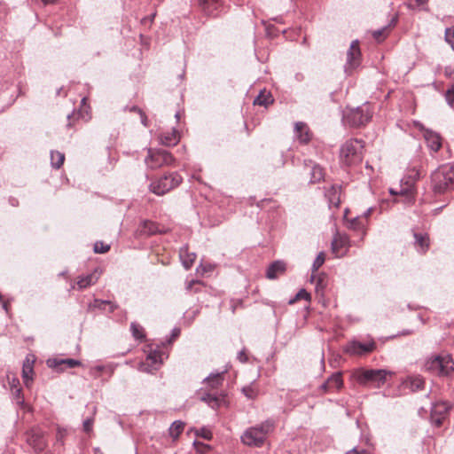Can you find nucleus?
I'll list each match as a JSON object with an SVG mask.
<instances>
[{"label": "nucleus", "instance_id": "f257e3e1", "mask_svg": "<svg viewBox=\"0 0 454 454\" xmlns=\"http://www.w3.org/2000/svg\"><path fill=\"white\" fill-rule=\"evenodd\" d=\"M274 428V420L270 419H266L259 425L246 429L240 437L241 442L247 446L260 448L263 445L268 434Z\"/></svg>", "mask_w": 454, "mask_h": 454}, {"label": "nucleus", "instance_id": "f03ea898", "mask_svg": "<svg viewBox=\"0 0 454 454\" xmlns=\"http://www.w3.org/2000/svg\"><path fill=\"white\" fill-rule=\"evenodd\" d=\"M431 186L434 194H443L453 189L454 167L444 164L436 168L431 175Z\"/></svg>", "mask_w": 454, "mask_h": 454}, {"label": "nucleus", "instance_id": "7ed1b4c3", "mask_svg": "<svg viewBox=\"0 0 454 454\" xmlns=\"http://www.w3.org/2000/svg\"><path fill=\"white\" fill-rule=\"evenodd\" d=\"M387 372L382 369L358 368L352 372V379L361 386L380 387L386 382Z\"/></svg>", "mask_w": 454, "mask_h": 454}, {"label": "nucleus", "instance_id": "20e7f679", "mask_svg": "<svg viewBox=\"0 0 454 454\" xmlns=\"http://www.w3.org/2000/svg\"><path fill=\"white\" fill-rule=\"evenodd\" d=\"M182 182L183 177L177 171L167 172L152 181L149 190L158 196H162L178 187Z\"/></svg>", "mask_w": 454, "mask_h": 454}, {"label": "nucleus", "instance_id": "39448f33", "mask_svg": "<svg viewBox=\"0 0 454 454\" xmlns=\"http://www.w3.org/2000/svg\"><path fill=\"white\" fill-rule=\"evenodd\" d=\"M363 142L357 139H350L344 143L340 150V158L347 166L358 164L363 160Z\"/></svg>", "mask_w": 454, "mask_h": 454}, {"label": "nucleus", "instance_id": "423d86ee", "mask_svg": "<svg viewBox=\"0 0 454 454\" xmlns=\"http://www.w3.org/2000/svg\"><path fill=\"white\" fill-rule=\"evenodd\" d=\"M425 367L427 371L438 376H448L454 371V361L451 356L448 354L438 355L429 357L425 364Z\"/></svg>", "mask_w": 454, "mask_h": 454}, {"label": "nucleus", "instance_id": "0eeeda50", "mask_svg": "<svg viewBox=\"0 0 454 454\" xmlns=\"http://www.w3.org/2000/svg\"><path fill=\"white\" fill-rule=\"evenodd\" d=\"M372 117V113L368 105L347 110L343 114V121L350 127H361L368 123Z\"/></svg>", "mask_w": 454, "mask_h": 454}, {"label": "nucleus", "instance_id": "6e6552de", "mask_svg": "<svg viewBox=\"0 0 454 454\" xmlns=\"http://www.w3.org/2000/svg\"><path fill=\"white\" fill-rule=\"evenodd\" d=\"M145 164L152 169L165 166H172L176 163V158L167 150L148 148V154L145 160Z\"/></svg>", "mask_w": 454, "mask_h": 454}, {"label": "nucleus", "instance_id": "1a4fd4ad", "mask_svg": "<svg viewBox=\"0 0 454 454\" xmlns=\"http://www.w3.org/2000/svg\"><path fill=\"white\" fill-rule=\"evenodd\" d=\"M361 50L359 47V41L354 40L351 42L349 49L347 52V60L344 66L345 72L351 74V72L358 67L361 64Z\"/></svg>", "mask_w": 454, "mask_h": 454}, {"label": "nucleus", "instance_id": "9d476101", "mask_svg": "<svg viewBox=\"0 0 454 454\" xmlns=\"http://www.w3.org/2000/svg\"><path fill=\"white\" fill-rule=\"evenodd\" d=\"M376 348V343L372 339L367 342L351 340L347 343L344 352L351 356H363L372 352Z\"/></svg>", "mask_w": 454, "mask_h": 454}, {"label": "nucleus", "instance_id": "9b49d317", "mask_svg": "<svg viewBox=\"0 0 454 454\" xmlns=\"http://www.w3.org/2000/svg\"><path fill=\"white\" fill-rule=\"evenodd\" d=\"M162 355L160 350L151 348L145 361L140 364V370L145 372L158 370L162 364Z\"/></svg>", "mask_w": 454, "mask_h": 454}, {"label": "nucleus", "instance_id": "f8f14e48", "mask_svg": "<svg viewBox=\"0 0 454 454\" xmlns=\"http://www.w3.org/2000/svg\"><path fill=\"white\" fill-rule=\"evenodd\" d=\"M27 442L37 451H41L46 447L44 435L38 428H33L27 432Z\"/></svg>", "mask_w": 454, "mask_h": 454}, {"label": "nucleus", "instance_id": "ddd939ff", "mask_svg": "<svg viewBox=\"0 0 454 454\" xmlns=\"http://www.w3.org/2000/svg\"><path fill=\"white\" fill-rule=\"evenodd\" d=\"M294 132L295 139L303 145L309 144L313 137L308 124L303 121L295 122Z\"/></svg>", "mask_w": 454, "mask_h": 454}, {"label": "nucleus", "instance_id": "4468645a", "mask_svg": "<svg viewBox=\"0 0 454 454\" xmlns=\"http://www.w3.org/2000/svg\"><path fill=\"white\" fill-rule=\"evenodd\" d=\"M340 192L341 186L337 184H332L325 190V196L328 200L330 208H339L340 204Z\"/></svg>", "mask_w": 454, "mask_h": 454}, {"label": "nucleus", "instance_id": "2eb2a0df", "mask_svg": "<svg viewBox=\"0 0 454 454\" xmlns=\"http://www.w3.org/2000/svg\"><path fill=\"white\" fill-rule=\"evenodd\" d=\"M424 137L427 141V146L434 153L438 152L442 147V138L438 133L430 129H426L424 132Z\"/></svg>", "mask_w": 454, "mask_h": 454}, {"label": "nucleus", "instance_id": "dca6fc26", "mask_svg": "<svg viewBox=\"0 0 454 454\" xmlns=\"http://www.w3.org/2000/svg\"><path fill=\"white\" fill-rule=\"evenodd\" d=\"M180 136L176 129L159 135L160 144L165 146H174L178 144Z\"/></svg>", "mask_w": 454, "mask_h": 454}, {"label": "nucleus", "instance_id": "f3484780", "mask_svg": "<svg viewBox=\"0 0 454 454\" xmlns=\"http://www.w3.org/2000/svg\"><path fill=\"white\" fill-rule=\"evenodd\" d=\"M286 270V264L283 261L273 262L266 270V278L269 279H276L278 276L283 275Z\"/></svg>", "mask_w": 454, "mask_h": 454}, {"label": "nucleus", "instance_id": "a211bd4d", "mask_svg": "<svg viewBox=\"0 0 454 454\" xmlns=\"http://www.w3.org/2000/svg\"><path fill=\"white\" fill-rule=\"evenodd\" d=\"M225 371L220 372L210 373L203 382L207 385L210 389H218L223 383Z\"/></svg>", "mask_w": 454, "mask_h": 454}, {"label": "nucleus", "instance_id": "6ab92c4d", "mask_svg": "<svg viewBox=\"0 0 454 454\" xmlns=\"http://www.w3.org/2000/svg\"><path fill=\"white\" fill-rule=\"evenodd\" d=\"M414 245L419 253L425 254L429 248V236L427 233L414 232Z\"/></svg>", "mask_w": 454, "mask_h": 454}, {"label": "nucleus", "instance_id": "aec40b11", "mask_svg": "<svg viewBox=\"0 0 454 454\" xmlns=\"http://www.w3.org/2000/svg\"><path fill=\"white\" fill-rule=\"evenodd\" d=\"M34 373V360H30L28 357L23 362L22 366V378L25 385L28 387L29 383L33 380Z\"/></svg>", "mask_w": 454, "mask_h": 454}, {"label": "nucleus", "instance_id": "412c9836", "mask_svg": "<svg viewBox=\"0 0 454 454\" xmlns=\"http://www.w3.org/2000/svg\"><path fill=\"white\" fill-rule=\"evenodd\" d=\"M179 256L186 270H189L192 266L196 259V254L189 252L187 246H184L180 248Z\"/></svg>", "mask_w": 454, "mask_h": 454}, {"label": "nucleus", "instance_id": "4be33fe9", "mask_svg": "<svg viewBox=\"0 0 454 454\" xmlns=\"http://www.w3.org/2000/svg\"><path fill=\"white\" fill-rule=\"evenodd\" d=\"M98 275L97 273V270H94L90 274L79 277L77 281V286L80 290L85 289L90 286L91 285H94L98 281Z\"/></svg>", "mask_w": 454, "mask_h": 454}, {"label": "nucleus", "instance_id": "5701e85b", "mask_svg": "<svg viewBox=\"0 0 454 454\" xmlns=\"http://www.w3.org/2000/svg\"><path fill=\"white\" fill-rule=\"evenodd\" d=\"M140 234L145 236L154 235L159 231L158 225L152 221L145 220L141 223L139 229Z\"/></svg>", "mask_w": 454, "mask_h": 454}, {"label": "nucleus", "instance_id": "b1692460", "mask_svg": "<svg viewBox=\"0 0 454 454\" xmlns=\"http://www.w3.org/2000/svg\"><path fill=\"white\" fill-rule=\"evenodd\" d=\"M327 385H329L332 392L340 389L343 386V380H342L341 372H337L333 373L327 379Z\"/></svg>", "mask_w": 454, "mask_h": 454}, {"label": "nucleus", "instance_id": "393cba45", "mask_svg": "<svg viewBox=\"0 0 454 454\" xmlns=\"http://www.w3.org/2000/svg\"><path fill=\"white\" fill-rule=\"evenodd\" d=\"M397 20H398L397 16H395L391 19V20L387 26H386L380 29L375 30L372 34L373 38L377 41H381L382 39H384L387 35L389 27L395 26V24L397 23Z\"/></svg>", "mask_w": 454, "mask_h": 454}, {"label": "nucleus", "instance_id": "a878e982", "mask_svg": "<svg viewBox=\"0 0 454 454\" xmlns=\"http://www.w3.org/2000/svg\"><path fill=\"white\" fill-rule=\"evenodd\" d=\"M200 400L213 409L218 408L221 403V399L217 395L210 393H204L201 395Z\"/></svg>", "mask_w": 454, "mask_h": 454}, {"label": "nucleus", "instance_id": "bb28decb", "mask_svg": "<svg viewBox=\"0 0 454 454\" xmlns=\"http://www.w3.org/2000/svg\"><path fill=\"white\" fill-rule=\"evenodd\" d=\"M272 102L273 98L270 92L261 91L254 98V105L268 106Z\"/></svg>", "mask_w": 454, "mask_h": 454}, {"label": "nucleus", "instance_id": "cd10ccee", "mask_svg": "<svg viewBox=\"0 0 454 454\" xmlns=\"http://www.w3.org/2000/svg\"><path fill=\"white\" fill-rule=\"evenodd\" d=\"M65 154L59 151L51 152V164L54 168L59 169L64 163Z\"/></svg>", "mask_w": 454, "mask_h": 454}, {"label": "nucleus", "instance_id": "c85d7f7f", "mask_svg": "<svg viewBox=\"0 0 454 454\" xmlns=\"http://www.w3.org/2000/svg\"><path fill=\"white\" fill-rule=\"evenodd\" d=\"M310 183L315 184L318 183L324 179L325 173L323 168L319 165L314 164L310 170Z\"/></svg>", "mask_w": 454, "mask_h": 454}, {"label": "nucleus", "instance_id": "c756f323", "mask_svg": "<svg viewBox=\"0 0 454 454\" xmlns=\"http://www.w3.org/2000/svg\"><path fill=\"white\" fill-rule=\"evenodd\" d=\"M241 391L244 394V395L250 400H254L259 394V389L254 384V382H252L251 384L243 387Z\"/></svg>", "mask_w": 454, "mask_h": 454}, {"label": "nucleus", "instance_id": "7c9ffc66", "mask_svg": "<svg viewBox=\"0 0 454 454\" xmlns=\"http://www.w3.org/2000/svg\"><path fill=\"white\" fill-rule=\"evenodd\" d=\"M184 428V424L182 421H174L168 429L170 436L174 439L177 438L179 434L183 432Z\"/></svg>", "mask_w": 454, "mask_h": 454}, {"label": "nucleus", "instance_id": "2f4dec72", "mask_svg": "<svg viewBox=\"0 0 454 454\" xmlns=\"http://www.w3.org/2000/svg\"><path fill=\"white\" fill-rule=\"evenodd\" d=\"M216 0H200V5L203 12L209 16L214 15V10L216 9Z\"/></svg>", "mask_w": 454, "mask_h": 454}, {"label": "nucleus", "instance_id": "473e14b6", "mask_svg": "<svg viewBox=\"0 0 454 454\" xmlns=\"http://www.w3.org/2000/svg\"><path fill=\"white\" fill-rule=\"evenodd\" d=\"M130 331H131L132 336L136 340H142L145 337V333H144V328L136 322H132L130 324Z\"/></svg>", "mask_w": 454, "mask_h": 454}, {"label": "nucleus", "instance_id": "72a5a7b5", "mask_svg": "<svg viewBox=\"0 0 454 454\" xmlns=\"http://www.w3.org/2000/svg\"><path fill=\"white\" fill-rule=\"evenodd\" d=\"M61 364H65L68 368H74V367L82 365V363H81V361L76 360V359L67 358V359L55 360L53 366H58V365H61Z\"/></svg>", "mask_w": 454, "mask_h": 454}, {"label": "nucleus", "instance_id": "f704fd0d", "mask_svg": "<svg viewBox=\"0 0 454 454\" xmlns=\"http://www.w3.org/2000/svg\"><path fill=\"white\" fill-rule=\"evenodd\" d=\"M106 305H109L110 306V312H114L116 309V308H117V305L112 303L109 301H104V300H98V299H96L94 301V307L98 308L99 309H106Z\"/></svg>", "mask_w": 454, "mask_h": 454}, {"label": "nucleus", "instance_id": "c9c22d12", "mask_svg": "<svg viewBox=\"0 0 454 454\" xmlns=\"http://www.w3.org/2000/svg\"><path fill=\"white\" fill-rule=\"evenodd\" d=\"M310 294L303 288L295 294V296L289 301V304H294L299 300L310 301Z\"/></svg>", "mask_w": 454, "mask_h": 454}, {"label": "nucleus", "instance_id": "e433bc0d", "mask_svg": "<svg viewBox=\"0 0 454 454\" xmlns=\"http://www.w3.org/2000/svg\"><path fill=\"white\" fill-rule=\"evenodd\" d=\"M444 39L454 51V27H447L444 33Z\"/></svg>", "mask_w": 454, "mask_h": 454}, {"label": "nucleus", "instance_id": "4c0bfd02", "mask_svg": "<svg viewBox=\"0 0 454 454\" xmlns=\"http://www.w3.org/2000/svg\"><path fill=\"white\" fill-rule=\"evenodd\" d=\"M364 219L362 216H356L350 221L349 227L354 230H362L364 227Z\"/></svg>", "mask_w": 454, "mask_h": 454}, {"label": "nucleus", "instance_id": "58836bf2", "mask_svg": "<svg viewBox=\"0 0 454 454\" xmlns=\"http://www.w3.org/2000/svg\"><path fill=\"white\" fill-rule=\"evenodd\" d=\"M448 410H449V406L447 403H435L434 405V407L432 408V416L434 417V414H436V413L443 414V413L447 412Z\"/></svg>", "mask_w": 454, "mask_h": 454}, {"label": "nucleus", "instance_id": "ea45409f", "mask_svg": "<svg viewBox=\"0 0 454 454\" xmlns=\"http://www.w3.org/2000/svg\"><path fill=\"white\" fill-rule=\"evenodd\" d=\"M110 249V246L109 245H106L105 244L104 242L102 241H97L95 244H94V252L95 253H98V254H104V253H106L108 252Z\"/></svg>", "mask_w": 454, "mask_h": 454}, {"label": "nucleus", "instance_id": "a19ab883", "mask_svg": "<svg viewBox=\"0 0 454 454\" xmlns=\"http://www.w3.org/2000/svg\"><path fill=\"white\" fill-rule=\"evenodd\" d=\"M325 262V254L320 252L312 264V270L317 271Z\"/></svg>", "mask_w": 454, "mask_h": 454}, {"label": "nucleus", "instance_id": "79ce46f5", "mask_svg": "<svg viewBox=\"0 0 454 454\" xmlns=\"http://www.w3.org/2000/svg\"><path fill=\"white\" fill-rule=\"evenodd\" d=\"M129 110L130 112H136L139 115H140V119H141V123L145 126V127H147L148 126V122H147V117L146 115L145 114V113L137 106H133L132 107L129 108Z\"/></svg>", "mask_w": 454, "mask_h": 454}, {"label": "nucleus", "instance_id": "37998d69", "mask_svg": "<svg viewBox=\"0 0 454 454\" xmlns=\"http://www.w3.org/2000/svg\"><path fill=\"white\" fill-rule=\"evenodd\" d=\"M411 192V185H408L405 188L400 187L399 190H395L394 188L389 189V192L391 194H409Z\"/></svg>", "mask_w": 454, "mask_h": 454}, {"label": "nucleus", "instance_id": "c03bdc74", "mask_svg": "<svg viewBox=\"0 0 454 454\" xmlns=\"http://www.w3.org/2000/svg\"><path fill=\"white\" fill-rule=\"evenodd\" d=\"M13 395H14V398L16 400V403L20 405H23L24 403V399H23V396H22V390L21 388H16L13 392Z\"/></svg>", "mask_w": 454, "mask_h": 454}, {"label": "nucleus", "instance_id": "a18cd8bd", "mask_svg": "<svg viewBox=\"0 0 454 454\" xmlns=\"http://www.w3.org/2000/svg\"><path fill=\"white\" fill-rule=\"evenodd\" d=\"M104 369H105V366H104V365H97V366L92 367V368L90 369V374H91L92 376H94L95 378H96V377H98V376H99V374L104 371Z\"/></svg>", "mask_w": 454, "mask_h": 454}, {"label": "nucleus", "instance_id": "49530a36", "mask_svg": "<svg viewBox=\"0 0 454 454\" xmlns=\"http://www.w3.org/2000/svg\"><path fill=\"white\" fill-rule=\"evenodd\" d=\"M194 445H195V447L197 449L195 454H202L204 450L209 449L208 445H206V444H203V443H200V442H194Z\"/></svg>", "mask_w": 454, "mask_h": 454}, {"label": "nucleus", "instance_id": "de8ad7c7", "mask_svg": "<svg viewBox=\"0 0 454 454\" xmlns=\"http://www.w3.org/2000/svg\"><path fill=\"white\" fill-rule=\"evenodd\" d=\"M65 435H66V430L58 428L57 433H56V441L58 442H59L60 444H63V439H64Z\"/></svg>", "mask_w": 454, "mask_h": 454}, {"label": "nucleus", "instance_id": "09e8293b", "mask_svg": "<svg viewBox=\"0 0 454 454\" xmlns=\"http://www.w3.org/2000/svg\"><path fill=\"white\" fill-rule=\"evenodd\" d=\"M423 385H424V381L423 380H421L420 378H416L412 380L411 382V387L413 389H419V388H422L423 387Z\"/></svg>", "mask_w": 454, "mask_h": 454}, {"label": "nucleus", "instance_id": "8fccbe9b", "mask_svg": "<svg viewBox=\"0 0 454 454\" xmlns=\"http://www.w3.org/2000/svg\"><path fill=\"white\" fill-rule=\"evenodd\" d=\"M78 115H79V114L75 113V111H73V112H72V114H69L67 115L68 122H67V126L68 128H70V127H72V126L74 125L73 121H74V119H77Z\"/></svg>", "mask_w": 454, "mask_h": 454}, {"label": "nucleus", "instance_id": "3c124183", "mask_svg": "<svg viewBox=\"0 0 454 454\" xmlns=\"http://www.w3.org/2000/svg\"><path fill=\"white\" fill-rule=\"evenodd\" d=\"M237 358L241 362V363H247V360H248V356L246 353V350L245 349H242L241 351H239L238 353V356H237Z\"/></svg>", "mask_w": 454, "mask_h": 454}, {"label": "nucleus", "instance_id": "603ef678", "mask_svg": "<svg viewBox=\"0 0 454 454\" xmlns=\"http://www.w3.org/2000/svg\"><path fill=\"white\" fill-rule=\"evenodd\" d=\"M93 421L90 419H87L83 422V429L85 432H90L92 429Z\"/></svg>", "mask_w": 454, "mask_h": 454}, {"label": "nucleus", "instance_id": "864d4df0", "mask_svg": "<svg viewBox=\"0 0 454 454\" xmlns=\"http://www.w3.org/2000/svg\"><path fill=\"white\" fill-rule=\"evenodd\" d=\"M346 454H369L367 450L361 449L358 450L356 447H354L350 450L347 451Z\"/></svg>", "mask_w": 454, "mask_h": 454}, {"label": "nucleus", "instance_id": "5fc2aeb1", "mask_svg": "<svg viewBox=\"0 0 454 454\" xmlns=\"http://www.w3.org/2000/svg\"><path fill=\"white\" fill-rule=\"evenodd\" d=\"M445 99L448 105L454 109V96L451 94H448V92L446 91Z\"/></svg>", "mask_w": 454, "mask_h": 454}, {"label": "nucleus", "instance_id": "6e6d98bb", "mask_svg": "<svg viewBox=\"0 0 454 454\" xmlns=\"http://www.w3.org/2000/svg\"><path fill=\"white\" fill-rule=\"evenodd\" d=\"M444 74L449 78H454V70L451 67L448 66L445 67Z\"/></svg>", "mask_w": 454, "mask_h": 454}, {"label": "nucleus", "instance_id": "4d7b16f0", "mask_svg": "<svg viewBox=\"0 0 454 454\" xmlns=\"http://www.w3.org/2000/svg\"><path fill=\"white\" fill-rule=\"evenodd\" d=\"M156 13H153L150 17H145L142 19L141 22L143 24H151L155 17Z\"/></svg>", "mask_w": 454, "mask_h": 454}, {"label": "nucleus", "instance_id": "13d9d810", "mask_svg": "<svg viewBox=\"0 0 454 454\" xmlns=\"http://www.w3.org/2000/svg\"><path fill=\"white\" fill-rule=\"evenodd\" d=\"M320 389H321L324 393H331V392H332V390H331V388H330L329 385H327V380H326V381H325V382L321 385Z\"/></svg>", "mask_w": 454, "mask_h": 454}, {"label": "nucleus", "instance_id": "bf43d9fd", "mask_svg": "<svg viewBox=\"0 0 454 454\" xmlns=\"http://www.w3.org/2000/svg\"><path fill=\"white\" fill-rule=\"evenodd\" d=\"M372 207H369V208H368V209L364 213V215H363V216H362L364 220V219H366L367 217H369V215H371V213H372Z\"/></svg>", "mask_w": 454, "mask_h": 454}, {"label": "nucleus", "instance_id": "052dcab7", "mask_svg": "<svg viewBox=\"0 0 454 454\" xmlns=\"http://www.w3.org/2000/svg\"><path fill=\"white\" fill-rule=\"evenodd\" d=\"M57 0H41V2L46 5V4H54Z\"/></svg>", "mask_w": 454, "mask_h": 454}, {"label": "nucleus", "instance_id": "680f3d73", "mask_svg": "<svg viewBox=\"0 0 454 454\" xmlns=\"http://www.w3.org/2000/svg\"><path fill=\"white\" fill-rule=\"evenodd\" d=\"M447 92L454 96V83L447 90Z\"/></svg>", "mask_w": 454, "mask_h": 454}, {"label": "nucleus", "instance_id": "e2e57ef3", "mask_svg": "<svg viewBox=\"0 0 454 454\" xmlns=\"http://www.w3.org/2000/svg\"><path fill=\"white\" fill-rule=\"evenodd\" d=\"M427 0H416L418 5H421L423 4H425Z\"/></svg>", "mask_w": 454, "mask_h": 454}, {"label": "nucleus", "instance_id": "0e129e2a", "mask_svg": "<svg viewBox=\"0 0 454 454\" xmlns=\"http://www.w3.org/2000/svg\"><path fill=\"white\" fill-rule=\"evenodd\" d=\"M202 436H203L204 438L209 439V438H210V433H204V434H202Z\"/></svg>", "mask_w": 454, "mask_h": 454}, {"label": "nucleus", "instance_id": "69168bd1", "mask_svg": "<svg viewBox=\"0 0 454 454\" xmlns=\"http://www.w3.org/2000/svg\"><path fill=\"white\" fill-rule=\"evenodd\" d=\"M320 285H321V280L318 281V283L317 284V286H316V291L317 293L319 292Z\"/></svg>", "mask_w": 454, "mask_h": 454}, {"label": "nucleus", "instance_id": "338daca9", "mask_svg": "<svg viewBox=\"0 0 454 454\" xmlns=\"http://www.w3.org/2000/svg\"><path fill=\"white\" fill-rule=\"evenodd\" d=\"M2 303H3L4 309L7 311V309H7V302L4 301Z\"/></svg>", "mask_w": 454, "mask_h": 454}, {"label": "nucleus", "instance_id": "774afa93", "mask_svg": "<svg viewBox=\"0 0 454 454\" xmlns=\"http://www.w3.org/2000/svg\"><path fill=\"white\" fill-rule=\"evenodd\" d=\"M175 117L177 121H179L180 120V113L179 112L176 113Z\"/></svg>", "mask_w": 454, "mask_h": 454}]
</instances>
